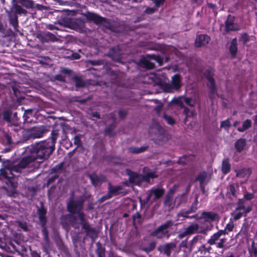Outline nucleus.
Wrapping results in <instances>:
<instances>
[{
  "mask_svg": "<svg viewBox=\"0 0 257 257\" xmlns=\"http://www.w3.org/2000/svg\"><path fill=\"white\" fill-rule=\"evenodd\" d=\"M72 28L75 31L81 33L84 31V24L81 22L80 24L76 23L73 25Z\"/></svg>",
  "mask_w": 257,
  "mask_h": 257,
  "instance_id": "obj_44",
  "label": "nucleus"
},
{
  "mask_svg": "<svg viewBox=\"0 0 257 257\" xmlns=\"http://www.w3.org/2000/svg\"><path fill=\"white\" fill-rule=\"evenodd\" d=\"M3 119L8 122L11 123L12 122L11 117L12 112L9 110H6L3 114Z\"/></svg>",
  "mask_w": 257,
  "mask_h": 257,
  "instance_id": "obj_47",
  "label": "nucleus"
},
{
  "mask_svg": "<svg viewBox=\"0 0 257 257\" xmlns=\"http://www.w3.org/2000/svg\"><path fill=\"white\" fill-rule=\"evenodd\" d=\"M47 209L45 208L42 202H41V206L37 210L39 220L41 227L42 228V233L43 235V239L45 243L49 245L50 239L49 237V232L47 230L46 224L47 219L46 217Z\"/></svg>",
  "mask_w": 257,
  "mask_h": 257,
  "instance_id": "obj_4",
  "label": "nucleus"
},
{
  "mask_svg": "<svg viewBox=\"0 0 257 257\" xmlns=\"http://www.w3.org/2000/svg\"><path fill=\"white\" fill-rule=\"evenodd\" d=\"M121 189V187L119 186H112L109 185L108 192L110 195H111L112 197L113 196L117 195Z\"/></svg>",
  "mask_w": 257,
  "mask_h": 257,
  "instance_id": "obj_39",
  "label": "nucleus"
},
{
  "mask_svg": "<svg viewBox=\"0 0 257 257\" xmlns=\"http://www.w3.org/2000/svg\"><path fill=\"white\" fill-rule=\"evenodd\" d=\"M81 135H77L74 138V143L77 147L81 145Z\"/></svg>",
  "mask_w": 257,
  "mask_h": 257,
  "instance_id": "obj_55",
  "label": "nucleus"
},
{
  "mask_svg": "<svg viewBox=\"0 0 257 257\" xmlns=\"http://www.w3.org/2000/svg\"><path fill=\"white\" fill-rule=\"evenodd\" d=\"M187 235H189V234L187 232L186 229L185 230V231H184L183 232L179 233L178 235V237L180 239H182L183 238H184V237L187 236Z\"/></svg>",
  "mask_w": 257,
  "mask_h": 257,
  "instance_id": "obj_63",
  "label": "nucleus"
},
{
  "mask_svg": "<svg viewBox=\"0 0 257 257\" xmlns=\"http://www.w3.org/2000/svg\"><path fill=\"white\" fill-rule=\"evenodd\" d=\"M111 198V195H110L108 192L107 194L102 196L99 200L98 202L99 203H102L104 202L105 200L109 199Z\"/></svg>",
  "mask_w": 257,
  "mask_h": 257,
  "instance_id": "obj_56",
  "label": "nucleus"
},
{
  "mask_svg": "<svg viewBox=\"0 0 257 257\" xmlns=\"http://www.w3.org/2000/svg\"><path fill=\"white\" fill-rule=\"evenodd\" d=\"M171 85L174 89H178L181 87L180 76L175 74L172 77Z\"/></svg>",
  "mask_w": 257,
  "mask_h": 257,
  "instance_id": "obj_25",
  "label": "nucleus"
},
{
  "mask_svg": "<svg viewBox=\"0 0 257 257\" xmlns=\"http://www.w3.org/2000/svg\"><path fill=\"white\" fill-rule=\"evenodd\" d=\"M3 168L0 169V180L4 182L8 187L15 190L17 188V178L13 172H20L22 169H24L32 162H19L17 165L14 164L16 162H2Z\"/></svg>",
  "mask_w": 257,
  "mask_h": 257,
  "instance_id": "obj_2",
  "label": "nucleus"
},
{
  "mask_svg": "<svg viewBox=\"0 0 257 257\" xmlns=\"http://www.w3.org/2000/svg\"><path fill=\"white\" fill-rule=\"evenodd\" d=\"M48 132L47 127L44 125H41L38 127L32 128L29 134V139H40L42 138L45 134Z\"/></svg>",
  "mask_w": 257,
  "mask_h": 257,
  "instance_id": "obj_11",
  "label": "nucleus"
},
{
  "mask_svg": "<svg viewBox=\"0 0 257 257\" xmlns=\"http://www.w3.org/2000/svg\"><path fill=\"white\" fill-rule=\"evenodd\" d=\"M198 209V206H196L193 204L187 210H182L178 214V216H185L186 214L195 212Z\"/></svg>",
  "mask_w": 257,
  "mask_h": 257,
  "instance_id": "obj_29",
  "label": "nucleus"
},
{
  "mask_svg": "<svg viewBox=\"0 0 257 257\" xmlns=\"http://www.w3.org/2000/svg\"><path fill=\"white\" fill-rule=\"evenodd\" d=\"M64 162H61V163L52 169L53 173H56L62 170Z\"/></svg>",
  "mask_w": 257,
  "mask_h": 257,
  "instance_id": "obj_52",
  "label": "nucleus"
},
{
  "mask_svg": "<svg viewBox=\"0 0 257 257\" xmlns=\"http://www.w3.org/2000/svg\"><path fill=\"white\" fill-rule=\"evenodd\" d=\"M61 224L64 228L68 227L70 225H71L74 228L78 227L77 217L71 214H66L62 216L61 218Z\"/></svg>",
  "mask_w": 257,
  "mask_h": 257,
  "instance_id": "obj_13",
  "label": "nucleus"
},
{
  "mask_svg": "<svg viewBox=\"0 0 257 257\" xmlns=\"http://www.w3.org/2000/svg\"><path fill=\"white\" fill-rule=\"evenodd\" d=\"M149 57L151 58V60H149L147 58H144L141 60L142 65L146 68L152 69L154 67L155 63L151 60H154L155 62L158 63L160 65H162L163 63V60L160 56L150 55Z\"/></svg>",
  "mask_w": 257,
  "mask_h": 257,
  "instance_id": "obj_9",
  "label": "nucleus"
},
{
  "mask_svg": "<svg viewBox=\"0 0 257 257\" xmlns=\"http://www.w3.org/2000/svg\"><path fill=\"white\" fill-rule=\"evenodd\" d=\"M173 101L179 105L181 108H184L183 112L185 115V122L186 121L188 117H192L193 115L194 106L195 103L192 98L180 96L174 99Z\"/></svg>",
  "mask_w": 257,
  "mask_h": 257,
  "instance_id": "obj_3",
  "label": "nucleus"
},
{
  "mask_svg": "<svg viewBox=\"0 0 257 257\" xmlns=\"http://www.w3.org/2000/svg\"><path fill=\"white\" fill-rule=\"evenodd\" d=\"M78 213V218L80 220L79 223L82 226V228L84 230L86 236H89L90 238L93 239L96 236V232L95 229L91 227L89 222L85 218V214L83 212H77Z\"/></svg>",
  "mask_w": 257,
  "mask_h": 257,
  "instance_id": "obj_7",
  "label": "nucleus"
},
{
  "mask_svg": "<svg viewBox=\"0 0 257 257\" xmlns=\"http://www.w3.org/2000/svg\"><path fill=\"white\" fill-rule=\"evenodd\" d=\"M152 196L151 194L150 193V191H149V192L147 194V197L144 199H142L141 198H140V202L141 204L142 205H146L148 204L150 201L151 202V198Z\"/></svg>",
  "mask_w": 257,
  "mask_h": 257,
  "instance_id": "obj_48",
  "label": "nucleus"
},
{
  "mask_svg": "<svg viewBox=\"0 0 257 257\" xmlns=\"http://www.w3.org/2000/svg\"><path fill=\"white\" fill-rule=\"evenodd\" d=\"M231 125L230 121L229 119H227L221 122L220 126L225 130H228Z\"/></svg>",
  "mask_w": 257,
  "mask_h": 257,
  "instance_id": "obj_50",
  "label": "nucleus"
},
{
  "mask_svg": "<svg viewBox=\"0 0 257 257\" xmlns=\"http://www.w3.org/2000/svg\"><path fill=\"white\" fill-rule=\"evenodd\" d=\"M88 63L93 66L103 65V61L101 60H89Z\"/></svg>",
  "mask_w": 257,
  "mask_h": 257,
  "instance_id": "obj_53",
  "label": "nucleus"
},
{
  "mask_svg": "<svg viewBox=\"0 0 257 257\" xmlns=\"http://www.w3.org/2000/svg\"><path fill=\"white\" fill-rule=\"evenodd\" d=\"M157 241L155 240H151L147 246L141 245L140 249L141 250L149 253L153 251L156 247Z\"/></svg>",
  "mask_w": 257,
  "mask_h": 257,
  "instance_id": "obj_24",
  "label": "nucleus"
},
{
  "mask_svg": "<svg viewBox=\"0 0 257 257\" xmlns=\"http://www.w3.org/2000/svg\"><path fill=\"white\" fill-rule=\"evenodd\" d=\"M239 26L234 23V17L229 15L225 22V31L227 32L235 31L239 30Z\"/></svg>",
  "mask_w": 257,
  "mask_h": 257,
  "instance_id": "obj_16",
  "label": "nucleus"
},
{
  "mask_svg": "<svg viewBox=\"0 0 257 257\" xmlns=\"http://www.w3.org/2000/svg\"><path fill=\"white\" fill-rule=\"evenodd\" d=\"M12 2L15 9V13L14 14L26 15L27 14V11L25 9H24L21 6L16 4V0H12Z\"/></svg>",
  "mask_w": 257,
  "mask_h": 257,
  "instance_id": "obj_28",
  "label": "nucleus"
},
{
  "mask_svg": "<svg viewBox=\"0 0 257 257\" xmlns=\"http://www.w3.org/2000/svg\"><path fill=\"white\" fill-rule=\"evenodd\" d=\"M233 227H234V225L232 223V224L228 223L226 225V227H225V229L228 232L232 231Z\"/></svg>",
  "mask_w": 257,
  "mask_h": 257,
  "instance_id": "obj_64",
  "label": "nucleus"
},
{
  "mask_svg": "<svg viewBox=\"0 0 257 257\" xmlns=\"http://www.w3.org/2000/svg\"><path fill=\"white\" fill-rule=\"evenodd\" d=\"M237 51V41L236 38L233 39L229 47V52L232 57H235Z\"/></svg>",
  "mask_w": 257,
  "mask_h": 257,
  "instance_id": "obj_26",
  "label": "nucleus"
},
{
  "mask_svg": "<svg viewBox=\"0 0 257 257\" xmlns=\"http://www.w3.org/2000/svg\"><path fill=\"white\" fill-rule=\"evenodd\" d=\"M148 147H141L140 148L136 147H131L128 148L127 151L129 153L132 154H139L147 150Z\"/></svg>",
  "mask_w": 257,
  "mask_h": 257,
  "instance_id": "obj_32",
  "label": "nucleus"
},
{
  "mask_svg": "<svg viewBox=\"0 0 257 257\" xmlns=\"http://www.w3.org/2000/svg\"><path fill=\"white\" fill-rule=\"evenodd\" d=\"M18 2L24 7L30 9L34 7L35 3L33 0H18Z\"/></svg>",
  "mask_w": 257,
  "mask_h": 257,
  "instance_id": "obj_33",
  "label": "nucleus"
},
{
  "mask_svg": "<svg viewBox=\"0 0 257 257\" xmlns=\"http://www.w3.org/2000/svg\"><path fill=\"white\" fill-rule=\"evenodd\" d=\"M58 137V131L53 130L51 132L50 139L36 143L30 150L27 156L24 157L22 161L48 160L55 149V144Z\"/></svg>",
  "mask_w": 257,
  "mask_h": 257,
  "instance_id": "obj_1",
  "label": "nucleus"
},
{
  "mask_svg": "<svg viewBox=\"0 0 257 257\" xmlns=\"http://www.w3.org/2000/svg\"><path fill=\"white\" fill-rule=\"evenodd\" d=\"M58 178V175H54L49 178L48 180L47 183L48 184H50L54 182Z\"/></svg>",
  "mask_w": 257,
  "mask_h": 257,
  "instance_id": "obj_62",
  "label": "nucleus"
},
{
  "mask_svg": "<svg viewBox=\"0 0 257 257\" xmlns=\"http://www.w3.org/2000/svg\"><path fill=\"white\" fill-rule=\"evenodd\" d=\"M238 186L236 184H230L227 188V194L231 195L234 197H236V189H238Z\"/></svg>",
  "mask_w": 257,
  "mask_h": 257,
  "instance_id": "obj_34",
  "label": "nucleus"
},
{
  "mask_svg": "<svg viewBox=\"0 0 257 257\" xmlns=\"http://www.w3.org/2000/svg\"><path fill=\"white\" fill-rule=\"evenodd\" d=\"M88 177L90 179L91 184L95 187L101 184L106 179L104 176H101L99 177L95 173L88 174Z\"/></svg>",
  "mask_w": 257,
  "mask_h": 257,
  "instance_id": "obj_20",
  "label": "nucleus"
},
{
  "mask_svg": "<svg viewBox=\"0 0 257 257\" xmlns=\"http://www.w3.org/2000/svg\"><path fill=\"white\" fill-rule=\"evenodd\" d=\"M251 173V170L250 168H243L239 170L237 172V176L239 177H245L247 178L250 176Z\"/></svg>",
  "mask_w": 257,
  "mask_h": 257,
  "instance_id": "obj_35",
  "label": "nucleus"
},
{
  "mask_svg": "<svg viewBox=\"0 0 257 257\" xmlns=\"http://www.w3.org/2000/svg\"><path fill=\"white\" fill-rule=\"evenodd\" d=\"M37 38L43 43L48 42H55L57 38L54 35L50 32L41 33L37 35Z\"/></svg>",
  "mask_w": 257,
  "mask_h": 257,
  "instance_id": "obj_19",
  "label": "nucleus"
},
{
  "mask_svg": "<svg viewBox=\"0 0 257 257\" xmlns=\"http://www.w3.org/2000/svg\"><path fill=\"white\" fill-rule=\"evenodd\" d=\"M167 138L164 131L161 129L159 131V136L156 138V141L158 142V143H163L165 142Z\"/></svg>",
  "mask_w": 257,
  "mask_h": 257,
  "instance_id": "obj_41",
  "label": "nucleus"
},
{
  "mask_svg": "<svg viewBox=\"0 0 257 257\" xmlns=\"http://www.w3.org/2000/svg\"><path fill=\"white\" fill-rule=\"evenodd\" d=\"M200 218H201L205 222H211L218 220L219 215L217 213L212 211H203L201 212Z\"/></svg>",
  "mask_w": 257,
  "mask_h": 257,
  "instance_id": "obj_15",
  "label": "nucleus"
},
{
  "mask_svg": "<svg viewBox=\"0 0 257 257\" xmlns=\"http://www.w3.org/2000/svg\"><path fill=\"white\" fill-rule=\"evenodd\" d=\"M110 117L111 118L112 120V123L111 125L107 127L105 130V134L108 136H112L113 135V129L114 126L115 121V114L113 113H111L110 114Z\"/></svg>",
  "mask_w": 257,
  "mask_h": 257,
  "instance_id": "obj_27",
  "label": "nucleus"
},
{
  "mask_svg": "<svg viewBox=\"0 0 257 257\" xmlns=\"http://www.w3.org/2000/svg\"><path fill=\"white\" fill-rule=\"evenodd\" d=\"M210 39L207 35H200L196 37L195 41V45L197 47H200L207 45Z\"/></svg>",
  "mask_w": 257,
  "mask_h": 257,
  "instance_id": "obj_22",
  "label": "nucleus"
},
{
  "mask_svg": "<svg viewBox=\"0 0 257 257\" xmlns=\"http://www.w3.org/2000/svg\"><path fill=\"white\" fill-rule=\"evenodd\" d=\"M243 197L246 200H250L254 197V195L253 193L247 192L244 195Z\"/></svg>",
  "mask_w": 257,
  "mask_h": 257,
  "instance_id": "obj_58",
  "label": "nucleus"
},
{
  "mask_svg": "<svg viewBox=\"0 0 257 257\" xmlns=\"http://www.w3.org/2000/svg\"><path fill=\"white\" fill-rule=\"evenodd\" d=\"M174 225V222L173 220H168L152 231L150 235L151 236L155 237L158 239H161L165 236L169 238L170 236V234L168 228L171 227Z\"/></svg>",
  "mask_w": 257,
  "mask_h": 257,
  "instance_id": "obj_6",
  "label": "nucleus"
},
{
  "mask_svg": "<svg viewBox=\"0 0 257 257\" xmlns=\"http://www.w3.org/2000/svg\"><path fill=\"white\" fill-rule=\"evenodd\" d=\"M199 239H201V237L199 235H196L193 238L190 242L191 249H193L195 247L196 244L198 242Z\"/></svg>",
  "mask_w": 257,
  "mask_h": 257,
  "instance_id": "obj_49",
  "label": "nucleus"
},
{
  "mask_svg": "<svg viewBox=\"0 0 257 257\" xmlns=\"http://www.w3.org/2000/svg\"><path fill=\"white\" fill-rule=\"evenodd\" d=\"M219 238V234H218V233L216 232L211 236L210 238L208 240L207 243L210 245H214L216 243V241L218 240Z\"/></svg>",
  "mask_w": 257,
  "mask_h": 257,
  "instance_id": "obj_43",
  "label": "nucleus"
},
{
  "mask_svg": "<svg viewBox=\"0 0 257 257\" xmlns=\"http://www.w3.org/2000/svg\"><path fill=\"white\" fill-rule=\"evenodd\" d=\"M246 145V140L245 139H239L235 143V147L237 152H240L243 149Z\"/></svg>",
  "mask_w": 257,
  "mask_h": 257,
  "instance_id": "obj_30",
  "label": "nucleus"
},
{
  "mask_svg": "<svg viewBox=\"0 0 257 257\" xmlns=\"http://www.w3.org/2000/svg\"><path fill=\"white\" fill-rule=\"evenodd\" d=\"M212 250V247L209 246L206 247L205 244H202L198 248L197 252L201 254H205L206 253H210V250Z\"/></svg>",
  "mask_w": 257,
  "mask_h": 257,
  "instance_id": "obj_42",
  "label": "nucleus"
},
{
  "mask_svg": "<svg viewBox=\"0 0 257 257\" xmlns=\"http://www.w3.org/2000/svg\"><path fill=\"white\" fill-rule=\"evenodd\" d=\"M164 118L169 124L173 125L175 122L174 119L171 116L166 114L164 115Z\"/></svg>",
  "mask_w": 257,
  "mask_h": 257,
  "instance_id": "obj_57",
  "label": "nucleus"
},
{
  "mask_svg": "<svg viewBox=\"0 0 257 257\" xmlns=\"http://www.w3.org/2000/svg\"><path fill=\"white\" fill-rule=\"evenodd\" d=\"M226 241V238H222L219 240V242L216 244V247L219 248H223L224 247V244Z\"/></svg>",
  "mask_w": 257,
  "mask_h": 257,
  "instance_id": "obj_54",
  "label": "nucleus"
},
{
  "mask_svg": "<svg viewBox=\"0 0 257 257\" xmlns=\"http://www.w3.org/2000/svg\"><path fill=\"white\" fill-rule=\"evenodd\" d=\"M6 12L8 16L10 24L13 26L16 32L20 33L19 30V26L17 15L16 14H13L11 11H9L7 10H6Z\"/></svg>",
  "mask_w": 257,
  "mask_h": 257,
  "instance_id": "obj_17",
  "label": "nucleus"
},
{
  "mask_svg": "<svg viewBox=\"0 0 257 257\" xmlns=\"http://www.w3.org/2000/svg\"><path fill=\"white\" fill-rule=\"evenodd\" d=\"M72 80L75 82L77 87H82L85 85V82L80 77L75 76L73 77Z\"/></svg>",
  "mask_w": 257,
  "mask_h": 257,
  "instance_id": "obj_38",
  "label": "nucleus"
},
{
  "mask_svg": "<svg viewBox=\"0 0 257 257\" xmlns=\"http://www.w3.org/2000/svg\"><path fill=\"white\" fill-rule=\"evenodd\" d=\"M126 172L127 175L129 176V182L135 185L140 186L143 182L142 180V175L133 172L130 169H126Z\"/></svg>",
  "mask_w": 257,
  "mask_h": 257,
  "instance_id": "obj_14",
  "label": "nucleus"
},
{
  "mask_svg": "<svg viewBox=\"0 0 257 257\" xmlns=\"http://www.w3.org/2000/svg\"><path fill=\"white\" fill-rule=\"evenodd\" d=\"M199 225L197 223H195L189 225L186 228V229L189 235H191L196 233L199 229Z\"/></svg>",
  "mask_w": 257,
  "mask_h": 257,
  "instance_id": "obj_37",
  "label": "nucleus"
},
{
  "mask_svg": "<svg viewBox=\"0 0 257 257\" xmlns=\"http://www.w3.org/2000/svg\"><path fill=\"white\" fill-rule=\"evenodd\" d=\"M231 169V166L229 162H222L221 171L223 174H226L228 173Z\"/></svg>",
  "mask_w": 257,
  "mask_h": 257,
  "instance_id": "obj_40",
  "label": "nucleus"
},
{
  "mask_svg": "<svg viewBox=\"0 0 257 257\" xmlns=\"http://www.w3.org/2000/svg\"><path fill=\"white\" fill-rule=\"evenodd\" d=\"M245 206L244 205L243 201L242 199H239L238 200V205L236 208V210L244 209Z\"/></svg>",
  "mask_w": 257,
  "mask_h": 257,
  "instance_id": "obj_60",
  "label": "nucleus"
},
{
  "mask_svg": "<svg viewBox=\"0 0 257 257\" xmlns=\"http://www.w3.org/2000/svg\"><path fill=\"white\" fill-rule=\"evenodd\" d=\"M105 249L99 244L96 249V253L98 257H105Z\"/></svg>",
  "mask_w": 257,
  "mask_h": 257,
  "instance_id": "obj_46",
  "label": "nucleus"
},
{
  "mask_svg": "<svg viewBox=\"0 0 257 257\" xmlns=\"http://www.w3.org/2000/svg\"><path fill=\"white\" fill-rule=\"evenodd\" d=\"M176 247V244L175 242H170L159 245L157 247V250L161 254L170 257L172 251Z\"/></svg>",
  "mask_w": 257,
  "mask_h": 257,
  "instance_id": "obj_12",
  "label": "nucleus"
},
{
  "mask_svg": "<svg viewBox=\"0 0 257 257\" xmlns=\"http://www.w3.org/2000/svg\"><path fill=\"white\" fill-rule=\"evenodd\" d=\"M109 54L113 59L118 60L121 55V52L119 48L117 47L111 48L110 50Z\"/></svg>",
  "mask_w": 257,
  "mask_h": 257,
  "instance_id": "obj_31",
  "label": "nucleus"
},
{
  "mask_svg": "<svg viewBox=\"0 0 257 257\" xmlns=\"http://www.w3.org/2000/svg\"><path fill=\"white\" fill-rule=\"evenodd\" d=\"M242 215H244V213L243 212H239L235 213L233 217V219L235 220H237L239 219Z\"/></svg>",
  "mask_w": 257,
  "mask_h": 257,
  "instance_id": "obj_61",
  "label": "nucleus"
},
{
  "mask_svg": "<svg viewBox=\"0 0 257 257\" xmlns=\"http://www.w3.org/2000/svg\"><path fill=\"white\" fill-rule=\"evenodd\" d=\"M248 41V36L245 33L242 34L239 38V41L241 42L243 44H245Z\"/></svg>",
  "mask_w": 257,
  "mask_h": 257,
  "instance_id": "obj_51",
  "label": "nucleus"
},
{
  "mask_svg": "<svg viewBox=\"0 0 257 257\" xmlns=\"http://www.w3.org/2000/svg\"><path fill=\"white\" fill-rule=\"evenodd\" d=\"M85 16L88 21L93 22L95 24H101L104 21V18L93 13L87 12Z\"/></svg>",
  "mask_w": 257,
  "mask_h": 257,
  "instance_id": "obj_21",
  "label": "nucleus"
},
{
  "mask_svg": "<svg viewBox=\"0 0 257 257\" xmlns=\"http://www.w3.org/2000/svg\"><path fill=\"white\" fill-rule=\"evenodd\" d=\"M30 257H41L40 252L30 248Z\"/></svg>",
  "mask_w": 257,
  "mask_h": 257,
  "instance_id": "obj_59",
  "label": "nucleus"
},
{
  "mask_svg": "<svg viewBox=\"0 0 257 257\" xmlns=\"http://www.w3.org/2000/svg\"><path fill=\"white\" fill-rule=\"evenodd\" d=\"M83 203L84 200L82 199L79 200L70 199L67 206L68 211L71 214L80 212L82 208Z\"/></svg>",
  "mask_w": 257,
  "mask_h": 257,
  "instance_id": "obj_10",
  "label": "nucleus"
},
{
  "mask_svg": "<svg viewBox=\"0 0 257 257\" xmlns=\"http://www.w3.org/2000/svg\"><path fill=\"white\" fill-rule=\"evenodd\" d=\"M214 73V70L213 68L209 67L205 71L204 75L208 80L207 86L210 89L211 95H214L216 93V88L214 82V80L213 78Z\"/></svg>",
  "mask_w": 257,
  "mask_h": 257,
  "instance_id": "obj_8",
  "label": "nucleus"
},
{
  "mask_svg": "<svg viewBox=\"0 0 257 257\" xmlns=\"http://www.w3.org/2000/svg\"><path fill=\"white\" fill-rule=\"evenodd\" d=\"M152 196H154L151 200V203L161 198L165 193V189L163 188L153 187L149 190Z\"/></svg>",
  "mask_w": 257,
  "mask_h": 257,
  "instance_id": "obj_18",
  "label": "nucleus"
},
{
  "mask_svg": "<svg viewBox=\"0 0 257 257\" xmlns=\"http://www.w3.org/2000/svg\"><path fill=\"white\" fill-rule=\"evenodd\" d=\"M251 126V120L249 119H246L243 121L241 126L237 128V131L239 132H243L250 128Z\"/></svg>",
  "mask_w": 257,
  "mask_h": 257,
  "instance_id": "obj_36",
  "label": "nucleus"
},
{
  "mask_svg": "<svg viewBox=\"0 0 257 257\" xmlns=\"http://www.w3.org/2000/svg\"><path fill=\"white\" fill-rule=\"evenodd\" d=\"M177 187V185L174 184L168 190L164 197L163 201L164 205L167 207L169 209H172L174 208L175 202L178 201V205H179L182 203V200L185 197L184 193L178 195L175 198V200H174V196L176 191Z\"/></svg>",
  "mask_w": 257,
  "mask_h": 257,
  "instance_id": "obj_5",
  "label": "nucleus"
},
{
  "mask_svg": "<svg viewBox=\"0 0 257 257\" xmlns=\"http://www.w3.org/2000/svg\"><path fill=\"white\" fill-rule=\"evenodd\" d=\"M147 168H144L143 169L144 175H142V180L143 182H149L151 179H155L158 177V175L156 174V171L155 170H149L146 172Z\"/></svg>",
  "mask_w": 257,
  "mask_h": 257,
  "instance_id": "obj_23",
  "label": "nucleus"
},
{
  "mask_svg": "<svg viewBox=\"0 0 257 257\" xmlns=\"http://www.w3.org/2000/svg\"><path fill=\"white\" fill-rule=\"evenodd\" d=\"M207 177V174L205 172L200 173L196 177V180L198 181L201 184H204V182Z\"/></svg>",
  "mask_w": 257,
  "mask_h": 257,
  "instance_id": "obj_45",
  "label": "nucleus"
}]
</instances>
